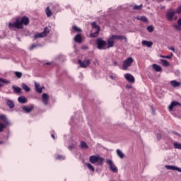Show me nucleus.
<instances>
[{"mask_svg": "<svg viewBox=\"0 0 181 181\" xmlns=\"http://www.w3.org/2000/svg\"><path fill=\"white\" fill-rule=\"evenodd\" d=\"M28 25H29V18L23 16L21 18H17L14 23H9L8 28L11 30L14 28L16 29H23V26H28Z\"/></svg>", "mask_w": 181, "mask_h": 181, "instance_id": "1", "label": "nucleus"}, {"mask_svg": "<svg viewBox=\"0 0 181 181\" xmlns=\"http://www.w3.org/2000/svg\"><path fill=\"white\" fill-rule=\"evenodd\" d=\"M89 162L95 166H103L104 165V158L100 155H93L89 157Z\"/></svg>", "mask_w": 181, "mask_h": 181, "instance_id": "2", "label": "nucleus"}, {"mask_svg": "<svg viewBox=\"0 0 181 181\" xmlns=\"http://www.w3.org/2000/svg\"><path fill=\"white\" fill-rule=\"evenodd\" d=\"M96 45H97L98 49L99 50H105L106 49H108L107 42L102 40L101 38H98L97 39Z\"/></svg>", "mask_w": 181, "mask_h": 181, "instance_id": "3", "label": "nucleus"}, {"mask_svg": "<svg viewBox=\"0 0 181 181\" xmlns=\"http://www.w3.org/2000/svg\"><path fill=\"white\" fill-rule=\"evenodd\" d=\"M132 63H134V58L131 57H128L123 62L122 69L128 70L129 67L132 66Z\"/></svg>", "mask_w": 181, "mask_h": 181, "instance_id": "4", "label": "nucleus"}, {"mask_svg": "<svg viewBox=\"0 0 181 181\" xmlns=\"http://www.w3.org/2000/svg\"><path fill=\"white\" fill-rule=\"evenodd\" d=\"M106 163L108 165L110 170L113 172V173H118V168L114 164L112 160L107 159Z\"/></svg>", "mask_w": 181, "mask_h": 181, "instance_id": "5", "label": "nucleus"}, {"mask_svg": "<svg viewBox=\"0 0 181 181\" xmlns=\"http://www.w3.org/2000/svg\"><path fill=\"white\" fill-rule=\"evenodd\" d=\"M49 33L50 28L45 27L42 33H40L34 35V39H37V37H45V36H46Z\"/></svg>", "mask_w": 181, "mask_h": 181, "instance_id": "6", "label": "nucleus"}, {"mask_svg": "<svg viewBox=\"0 0 181 181\" xmlns=\"http://www.w3.org/2000/svg\"><path fill=\"white\" fill-rule=\"evenodd\" d=\"M78 63L80 65V67L86 69V67H88V66H90V63H91V59H85L83 61L79 59L78 61Z\"/></svg>", "mask_w": 181, "mask_h": 181, "instance_id": "7", "label": "nucleus"}, {"mask_svg": "<svg viewBox=\"0 0 181 181\" xmlns=\"http://www.w3.org/2000/svg\"><path fill=\"white\" fill-rule=\"evenodd\" d=\"M175 13L176 11H173V9L168 10L166 13V18L169 22H172L173 21V17L175 16Z\"/></svg>", "mask_w": 181, "mask_h": 181, "instance_id": "8", "label": "nucleus"}, {"mask_svg": "<svg viewBox=\"0 0 181 181\" xmlns=\"http://www.w3.org/2000/svg\"><path fill=\"white\" fill-rule=\"evenodd\" d=\"M49 100H50V96L47 93H42L41 101L45 105L49 104Z\"/></svg>", "mask_w": 181, "mask_h": 181, "instance_id": "9", "label": "nucleus"}, {"mask_svg": "<svg viewBox=\"0 0 181 181\" xmlns=\"http://www.w3.org/2000/svg\"><path fill=\"white\" fill-rule=\"evenodd\" d=\"M33 108H35V106L33 104L30 105L29 106L23 107V110L25 112V114H29V112H32V111H33Z\"/></svg>", "mask_w": 181, "mask_h": 181, "instance_id": "10", "label": "nucleus"}, {"mask_svg": "<svg viewBox=\"0 0 181 181\" xmlns=\"http://www.w3.org/2000/svg\"><path fill=\"white\" fill-rule=\"evenodd\" d=\"M124 78L129 81V83H135V78L131 74H124Z\"/></svg>", "mask_w": 181, "mask_h": 181, "instance_id": "11", "label": "nucleus"}, {"mask_svg": "<svg viewBox=\"0 0 181 181\" xmlns=\"http://www.w3.org/2000/svg\"><path fill=\"white\" fill-rule=\"evenodd\" d=\"M165 168H167L168 170H176L177 172H180L181 173V168L175 165H165Z\"/></svg>", "mask_w": 181, "mask_h": 181, "instance_id": "12", "label": "nucleus"}, {"mask_svg": "<svg viewBox=\"0 0 181 181\" xmlns=\"http://www.w3.org/2000/svg\"><path fill=\"white\" fill-rule=\"evenodd\" d=\"M5 101L6 102V105L11 109L12 110V108L15 107V103H13V100H9L8 98H5L4 99Z\"/></svg>", "mask_w": 181, "mask_h": 181, "instance_id": "13", "label": "nucleus"}, {"mask_svg": "<svg viewBox=\"0 0 181 181\" xmlns=\"http://www.w3.org/2000/svg\"><path fill=\"white\" fill-rule=\"evenodd\" d=\"M35 87L36 88V91L37 93H39V94H42V93L43 92V87H40V84H39L37 82H35Z\"/></svg>", "mask_w": 181, "mask_h": 181, "instance_id": "14", "label": "nucleus"}, {"mask_svg": "<svg viewBox=\"0 0 181 181\" xmlns=\"http://www.w3.org/2000/svg\"><path fill=\"white\" fill-rule=\"evenodd\" d=\"M114 43H115V41L114 38L111 36L107 40V49H110V47H112L114 46Z\"/></svg>", "mask_w": 181, "mask_h": 181, "instance_id": "15", "label": "nucleus"}, {"mask_svg": "<svg viewBox=\"0 0 181 181\" xmlns=\"http://www.w3.org/2000/svg\"><path fill=\"white\" fill-rule=\"evenodd\" d=\"M110 78H111V80L113 81V83L115 84H117V83H118V76H117V74H111L110 76H109Z\"/></svg>", "mask_w": 181, "mask_h": 181, "instance_id": "16", "label": "nucleus"}, {"mask_svg": "<svg viewBox=\"0 0 181 181\" xmlns=\"http://www.w3.org/2000/svg\"><path fill=\"white\" fill-rule=\"evenodd\" d=\"M112 37L113 38V40H127V37H124L123 35H112Z\"/></svg>", "mask_w": 181, "mask_h": 181, "instance_id": "17", "label": "nucleus"}, {"mask_svg": "<svg viewBox=\"0 0 181 181\" xmlns=\"http://www.w3.org/2000/svg\"><path fill=\"white\" fill-rule=\"evenodd\" d=\"M141 45H143L144 46H146L147 47H152L153 42L151 41L143 40L141 42Z\"/></svg>", "mask_w": 181, "mask_h": 181, "instance_id": "18", "label": "nucleus"}, {"mask_svg": "<svg viewBox=\"0 0 181 181\" xmlns=\"http://www.w3.org/2000/svg\"><path fill=\"white\" fill-rule=\"evenodd\" d=\"M170 86H172V87L176 88V87H179V86H180L181 83L176 81V80H173L170 82Z\"/></svg>", "mask_w": 181, "mask_h": 181, "instance_id": "19", "label": "nucleus"}, {"mask_svg": "<svg viewBox=\"0 0 181 181\" xmlns=\"http://www.w3.org/2000/svg\"><path fill=\"white\" fill-rule=\"evenodd\" d=\"M18 103H21V104H26L28 103V99L25 98V96H20L18 98Z\"/></svg>", "mask_w": 181, "mask_h": 181, "instance_id": "20", "label": "nucleus"}, {"mask_svg": "<svg viewBox=\"0 0 181 181\" xmlns=\"http://www.w3.org/2000/svg\"><path fill=\"white\" fill-rule=\"evenodd\" d=\"M12 88L16 94H21L22 93V89L19 86H13Z\"/></svg>", "mask_w": 181, "mask_h": 181, "instance_id": "21", "label": "nucleus"}, {"mask_svg": "<svg viewBox=\"0 0 181 181\" xmlns=\"http://www.w3.org/2000/svg\"><path fill=\"white\" fill-rule=\"evenodd\" d=\"M176 105H180V104L176 101H173L168 107L170 111H172V110H173V108L176 107Z\"/></svg>", "mask_w": 181, "mask_h": 181, "instance_id": "22", "label": "nucleus"}, {"mask_svg": "<svg viewBox=\"0 0 181 181\" xmlns=\"http://www.w3.org/2000/svg\"><path fill=\"white\" fill-rule=\"evenodd\" d=\"M129 8H133L134 11H141L142 9V4L138 5H129Z\"/></svg>", "mask_w": 181, "mask_h": 181, "instance_id": "23", "label": "nucleus"}, {"mask_svg": "<svg viewBox=\"0 0 181 181\" xmlns=\"http://www.w3.org/2000/svg\"><path fill=\"white\" fill-rule=\"evenodd\" d=\"M74 42L76 43H81V35L80 34L76 35L74 38Z\"/></svg>", "mask_w": 181, "mask_h": 181, "instance_id": "24", "label": "nucleus"}, {"mask_svg": "<svg viewBox=\"0 0 181 181\" xmlns=\"http://www.w3.org/2000/svg\"><path fill=\"white\" fill-rule=\"evenodd\" d=\"M153 69L155 70V71H162V67L156 64H153Z\"/></svg>", "mask_w": 181, "mask_h": 181, "instance_id": "25", "label": "nucleus"}, {"mask_svg": "<svg viewBox=\"0 0 181 181\" xmlns=\"http://www.w3.org/2000/svg\"><path fill=\"white\" fill-rule=\"evenodd\" d=\"M117 156H119V158H120V159H124V158L125 156L124 153H122V151L119 149L117 150Z\"/></svg>", "mask_w": 181, "mask_h": 181, "instance_id": "26", "label": "nucleus"}, {"mask_svg": "<svg viewBox=\"0 0 181 181\" xmlns=\"http://www.w3.org/2000/svg\"><path fill=\"white\" fill-rule=\"evenodd\" d=\"M45 13H46L47 18H50V16H52V15H53V13H52V10H50V8L49 7L46 8Z\"/></svg>", "mask_w": 181, "mask_h": 181, "instance_id": "27", "label": "nucleus"}, {"mask_svg": "<svg viewBox=\"0 0 181 181\" xmlns=\"http://www.w3.org/2000/svg\"><path fill=\"white\" fill-rule=\"evenodd\" d=\"M160 62L162 66H163L164 67H168V66H169L170 64L168 61H166L165 59H160Z\"/></svg>", "mask_w": 181, "mask_h": 181, "instance_id": "28", "label": "nucleus"}, {"mask_svg": "<svg viewBox=\"0 0 181 181\" xmlns=\"http://www.w3.org/2000/svg\"><path fill=\"white\" fill-rule=\"evenodd\" d=\"M0 119H1V121H4L7 124H9V121H8V119L6 118V116L5 115H0Z\"/></svg>", "mask_w": 181, "mask_h": 181, "instance_id": "29", "label": "nucleus"}, {"mask_svg": "<svg viewBox=\"0 0 181 181\" xmlns=\"http://www.w3.org/2000/svg\"><path fill=\"white\" fill-rule=\"evenodd\" d=\"M22 88L23 90H25L27 93H29V91H30V88H29V86H28L26 83H22Z\"/></svg>", "mask_w": 181, "mask_h": 181, "instance_id": "30", "label": "nucleus"}, {"mask_svg": "<svg viewBox=\"0 0 181 181\" xmlns=\"http://www.w3.org/2000/svg\"><path fill=\"white\" fill-rule=\"evenodd\" d=\"M81 149H88V145H87V143L81 141Z\"/></svg>", "mask_w": 181, "mask_h": 181, "instance_id": "31", "label": "nucleus"}, {"mask_svg": "<svg viewBox=\"0 0 181 181\" xmlns=\"http://www.w3.org/2000/svg\"><path fill=\"white\" fill-rule=\"evenodd\" d=\"M87 168L89 169V170H91V172H95V169L94 168V166H93V165H91V163H86Z\"/></svg>", "mask_w": 181, "mask_h": 181, "instance_id": "32", "label": "nucleus"}, {"mask_svg": "<svg viewBox=\"0 0 181 181\" xmlns=\"http://www.w3.org/2000/svg\"><path fill=\"white\" fill-rule=\"evenodd\" d=\"M92 28L95 30H100V26L97 25V23L93 22L92 23Z\"/></svg>", "mask_w": 181, "mask_h": 181, "instance_id": "33", "label": "nucleus"}, {"mask_svg": "<svg viewBox=\"0 0 181 181\" xmlns=\"http://www.w3.org/2000/svg\"><path fill=\"white\" fill-rule=\"evenodd\" d=\"M39 46H40V45H38V44H33V45L29 47V50H35V49H36V47H39Z\"/></svg>", "mask_w": 181, "mask_h": 181, "instance_id": "34", "label": "nucleus"}, {"mask_svg": "<svg viewBox=\"0 0 181 181\" xmlns=\"http://www.w3.org/2000/svg\"><path fill=\"white\" fill-rule=\"evenodd\" d=\"M56 159H57V160H64L66 159V157L59 154L57 156Z\"/></svg>", "mask_w": 181, "mask_h": 181, "instance_id": "35", "label": "nucleus"}, {"mask_svg": "<svg viewBox=\"0 0 181 181\" xmlns=\"http://www.w3.org/2000/svg\"><path fill=\"white\" fill-rule=\"evenodd\" d=\"M173 56V53H171L170 55H167V56L160 55V57H161V59H172Z\"/></svg>", "mask_w": 181, "mask_h": 181, "instance_id": "36", "label": "nucleus"}, {"mask_svg": "<svg viewBox=\"0 0 181 181\" xmlns=\"http://www.w3.org/2000/svg\"><path fill=\"white\" fill-rule=\"evenodd\" d=\"M174 148H175V149H180V150H181V144L177 143V142L174 143Z\"/></svg>", "mask_w": 181, "mask_h": 181, "instance_id": "37", "label": "nucleus"}, {"mask_svg": "<svg viewBox=\"0 0 181 181\" xmlns=\"http://www.w3.org/2000/svg\"><path fill=\"white\" fill-rule=\"evenodd\" d=\"M96 31L95 33H93L90 34V37H97V36H98V32H100V30H95Z\"/></svg>", "mask_w": 181, "mask_h": 181, "instance_id": "38", "label": "nucleus"}, {"mask_svg": "<svg viewBox=\"0 0 181 181\" xmlns=\"http://www.w3.org/2000/svg\"><path fill=\"white\" fill-rule=\"evenodd\" d=\"M15 74L17 78H21L22 77V72L16 71Z\"/></svg>", "mask_w": 181, "mask_h": 181, "instance_id": "39", "label": "nucleus"}, {"mask_svg": "<svg viewBox=\"0 0 181 181\" xmlns=\"http://www.w3.org/2000/svg\"><path fill=\"white\" fill-rule=\"evenodd\" d=\"M154 28L153 25H149L147 27V30L148 32H149L150 33H152V31L153 30Z\"/></svg>", "mask_w": 181, "mask_h": 181, "instance_id": "40", "label": "nucleus"}, {"mask_svg": "<svg viewBox=\"0 0 181 181\" xmlns=\"http://www.w3.org/2000/svg\"><path fill=\"white\" fill-rule=\"evenodd\" d=\"M6 127L4 124L0 122V132H2L4 131V129Z\"/></svg>", "mask_w": 181, "mask_h": 181, "instance_id": "41", "label": "nucleus"}, {"mask_svg": "<svg viewBox=\"0 0 181 181\" xmlns=\"http://www.w3.org/2000/svg\"><path fill=\"white\" fill-rule=\"evenodd\" d=\"M0 83H4V84H9V81L6 80V79H4L1 78V80L0 81Z\"/></svg>", "mask_w": 181, "mask_h": 181, "instance_id": "42", "label": "nucleus"}, {"mask_svg": "<svg viewBox=\"0 0 181 181\" xmlns=\"http://www.w3.org/2000/svg\"><path fill=\"white\" fill-rule=\"evenodd\" d=\"M74 30H75L76 32H81V29H80L79 28H78L77 26H74L73 27Z\"/></svg>", "mask_w": 181, "mask_h": 181, "instance_id": "43", "label": "nucleus"}, {"mask_svg": "<svg viewBox=\"0 0 181 181\" xmlns=\"http://www.w3.org/2000/svg\"><path fill=\"white\" fill-rule=\"evenodd\" d=\"M140 20L142 21L143 22H148V18H146V17L145 16H141Z\"/></svg>", "mask_w": 181, "mask_h": 181, "instance_id": "44", "label": "nucleus"}, {"mask_svg": "<svg viewBox=\"0 0 181 181\" xmlns=\"http://www.w3.org/2000/svg\"><path fill=\"white\" fill-rule=\"evenodd\" d=\"M68 149L69 151H73V149H74V144L70 145L68 146Z\"/></svg>", "mask_w": 181, "mask_h": 181, "instance_id": "45", "label": "nucleus"}, {"mask_svg": "<svg viewBox=\"0 0 181 181\" xmlns=\"http://www.w3.org/2000/svg\"><path fill=\"white\" fill-rule=\"evenodd\" d=\"M157 139L158 140V141H160V139H162V134H157Z\"/></svg>", "mask_w": 181, "mask_h": 181, "instance_id": "46", "label": "nucleus"}, {"mask_svg": "<svg viewBox=\"0 0 181 181\" xmlns=\"http://www.w3.org/2000/svg\"><path fill=\"white\" fill-rule=\"evenodd\" d=\"M175 29H176V30H180V25H174Z\"/></svg>", "mask_w": 181, "mask_h": 181, "instance_id": "47", "label": "nucleus"}, {"mask_svg": "<svg viewBox=\"0 0 181 181\" xmlns=\"http://www.w3.org/2000/svg\"><path fill=\"white\" fill-rule=\"evenodd\" d=\"M114 66H118V62L117 61H113Z\"/></svg>", "mask_w": 181, "mask_h": 181, "instance_id": "48", "label": "nucleus"}, {"mask_svg": "<svg viewBox=\"0 0 181 181\" xmlns=\"http://www.w3.org/2000/svg\"><path fill=\"white\" fill-rule=\"evenodd\" d=\"M169 49H170V50H172V52H175V47H170Z\"/></svg>", "mask_w": 181, "mask_h": 181, "instance_id": "49", "label": "nucleus"}, {"mask_svg": "<svg viewBox=\"0 0 181 181\" xmlns=\"http://www.w3.org/2000/svg\"><path fill=\"white\" fill-rule=\"evenodd\" d=\"M126 87H127V88H131L132 86H131V85H127Z\"/></svg>", "mask_w": 181, "mask_h": 181, "instance_id": "50", "label": "nucleus"}, {"mask_svg": "<svg viewBox=\"0 0 181 181\" xmlns=\"http://www.w3.org/2000/svg\"><path fill=\"white\" fill-rule=\"evenodd\" d=\"M51 136H52V138H53L54 139H56V137L54 136V134H52Z\"/></svg>", "mask_w": 181, "mask_h": 181, "instance_id": "51", "label": "nucleus"}, {"mask_svg": "<svg viewBox=\"0 0 181 181\" xmlns=\"http://www.w3.org/2000/svg\"><path fill=\"white\" fill-rule=\"evenodd\" d=\"M3 144H4V142L2 141H0V145H2Z\"/></svg>", "mask_w": 181, "mask_h": 181, "instance_id": "52", "label": "nucleus"}, {"mask_svg": "<svg viewBox=\"0 0 181 181\" xmlns=\"http://www.w3.org/2000/svg\"><path fill=\"white\" fill-rule=\"evenodd\" d=\"M94 64H97V63H98L97 61H95L94 62Z\"/></svg>", "mask_w": 181, "mask_h": 181, "instance_id": "53", "label": "nucleus"}, {"mask_svg": "<svg viewBox=\"0 0 181 181\" xmlns=\"http://www.w3.org/2000/svg\"><path fill=\"white\" fill-rule=\"evenodd\" d=\"M45 64H46V65H49V64H50V63L47 62V63H45Z\"/></svg>", "mask_w": 181, "mask_h": 181, "instance_id": "54", "label": "nucleus"}, {"mask_svg": "<svg viewBox=\"0 0 181 181\" xmlns=\"http://www.w3.org/2000/svg\"><path fill=\"white\" fill-rule=\"evenodd\" d=\"M174 134H176V135H178V136H180V134L176 133V132H174Z\"/></svg>", "mask_w": 181, "mask_h": 181, "instance_id": "55", "label": "nucleus"}, {"mask_svg": "<svg viewBox=\"0 0 181 181\" xmlns=\"http://www.w3.org/2000/svg\"><path fill=\"white\" fill-rule=\"evenodd\" d=\"M4 85L2 83H0V87H2Z\"/></svg>", "mask_w": 181, "mask_h": 181, "instance_id": "56", "label": "nucleus"}]
</instances>
